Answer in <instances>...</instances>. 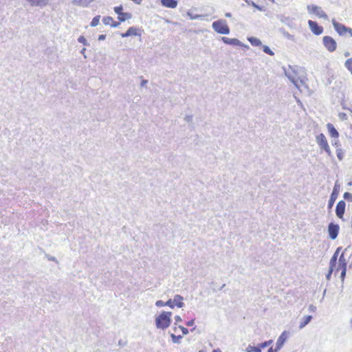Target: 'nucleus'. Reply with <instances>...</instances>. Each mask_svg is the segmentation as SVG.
<instances>
[{"instance_id":"15","label":"nucleus","mask_w":352,"mask_h":352,"mask_svg":"<svg viewBox=\"0 0 352 352\" xmlns=\"http://www.w3.org/2000/svg\"><path fill=\"white\" fill-rule=\"evenodd\" d=\"M162 6L168 8H175L178 2L177 0H161Z\"/></svg>"},{"instance_id":"23","label":"nucleus","mask_w":352,"mask_h":352,"mask_svg":"<svg viewBox=\"0 0 352 352\" xmlns=\"http://www.w3.org/2000/svg\"><path fill=\"white\" fill-rule=\"evenodd\" d=\"M132 18V14L130 12H122L118 16V19L120 22H124L126 20Z\"/></svg>"},{"instance_id":"59","label":"nucleus","mask_w":352,"mask_h":352,"mask_svg":"<svg viewBox=\"0 0 352 352\" xmlns=\"http://www.w3.org/2000/svg\"><path fill=\"white\" fill-rule=\"evenodd\" d=\"M85 50H86V49H85V48H83V49L81 50V53H82H82H85Z\"/></svg>"},{"instance_id":"32","label":"nucleus","mask_w":352,"mask_h":352,"mask_svg":"<svg viewBox=\"0 0 352 352\" xmlns=\"http://www.w3.org/2000/svg\"><path fill=\"white\" fill-rule=\"evenodd\" d=\"M245 351L246 352H261V350H260V349L256 348V346L249 345L246 348Z\"/></svg>"},{"instance_id":"42","label":"nucleus","mask_w":352,"mask_h":352,"mask_svg":"<svg viewBox=\"0 0 352 352\" xmlns=\"http://www.w3.org/2000/svg\"><path fill=\"white\" fill-rule=\"evenodd\" d=\"M341 270H342V271H341V274H340V278L343 281L346 276V268L344 267L343 269H341Z\"/></svg>"},{"instance_id":"28","label":"nucleus","mask_w":352,"mask_h":352,"mask_svg":"<svg viewBox=\"0 0 352 352\" xmlns=\"http://www.w3.org/2000/svg\"><path fill=\"white\" fill-rule=\"evenodd\" d=\"M100 19V15H97V16H94L91 22L90 23V26L91 27H96V26H97L99 24Z\"/></svg>"},{"instance_id":"44","label":"nucleus","mask_w":352,"mask_h":352,"mask_svg":"<svg viewBox=\"0 0 352 352\" xmlns=\"http://www.w3.org/2000/svg\"><path fill=\"white\" fill-rule=\"evenodd\" d=\"M332 145L335 146L337 148H340V144L339 143V140H338V138H336V140H333L332 142Z\"/></svg>"},{"instance_id":"48","label":"nucleus","mask_w":352,"mask_h":352,"mask_svg":"<svg viewBox=\"0 0 352 352\" xmlns=\"http://www.w3.org/2000/svg\"><path fill=\"white\" fill-rule=\"evenodd\" d=\"M184 120L188 122H190L192 120V116H186L185 118H184Z\"/></svg>"},{"instance_id":"31","label":"nucleus","mask_w":352,"mask_h":352,"mask_svg":"<svg viewBox=\"0 0 352 352\" xmlns=\"http://www.w3.org/2000/svg\"><path fill=\"white\" fill-rule=\"evenodd\" d=\"M336 155L339 160H342L344 157V152L341 148H336Z\"/></svg>"},{"instance_id":"17","label":"nucleus","mask_w":352,"mask_h":352,"mask_svg":"<svg viewBox=\"0 0 352 352\" xmlns=\"http://www.w3.org/2000/svg\"><path fill=\"white\" fill-rule=\"evenodd\" d=\"M327 128L329 133V135L333 138H338L339 136V133L337 129L334 127V126L331 123H327Z\"/></svg>"},{"instance_id":"50","label":"nucleus","mask_w":352,"mask_h":352,"mask_svg":"<svg viewBox=\"0 0 352 352\" xmlns=\"http://www.w3.org/2000/svg\"><path fill=\"white\" fill-rule=\"evenodd\" d=\"M195 324V319H192L186 322V325L188 327L192 326Z\"/></svg>"},{"instance_id":"1","label":"nucleus","mask_w":352,"mask_h":352,"mask_svg":"<svg viewBox=\"0 0 352 352\" xmlns=\"http://www.w3.org/2000/svg\"><path fill=\"white\" fill-rule=\"evenodd\" d=\"M172 313L170 311H162L155 318V325L157 329H166L171 323Z\"/></svg>"},{"instance_id":"57","label":"nucleus","mask_w":352,"mask_h":352,"mask_svg":"<svg viewBox=\"0 0 352 352\" xmlns=\"http://www.w3.org/2000/svg\"><path fill=\"white\" fill-rule=\"evenodd\" d=\"M344 56H349V52H346L344 53Z\"/></svg>"},{"instance_id":"27","label":"nucleus","mask_w":352,"mask_h":352,"mask_svg":"<svg viewBox=\"0 0 352 352\" xmlns=\"http://www.w3.org/2000/svg\"><path fill=\"white\" fill-rule=\"evenodd\" d=\"M344 66L352 75V58H348L345 61Z\"/></svg>"},{"instance_id":"20","label":"nucleus","mask_w":352,"mask_h":352,"mask_svg":"<svg viewBox=\"0 0 352 352\" xmlns=\"http://www.w3.org/2000/svg\"><path fill=\"white\" fill-rule=\"evenodd\" d=\"M346 266H347V263L344 256V254L342 253L338 259V267L336 269V271H338L339 269H343L344 267L346 268Z\"/></svg>"},{"instance_id":"9","label":"nucleus","mask_w":352,"mask_h":352,"mask_svg":"<svg viewBox=\"0 0 352 352\" xmlns=\"http://www.w3.org/2000/svg\"><path fill=\"white\" fill-rule=\"evenodd\" d=\"M346 203L343 200H340L338 202L336 207V214L339 219H343V216L345 212Z\"/></svg>"},{"instance_id":"13","label":"nucleus","mask_w":352,"mask_h":352,"mask_svg":"<svg viewBox=\"0 0 352 352\" xmlns=\"http://www.w3.org/2000/svg\"><path fill=\"white\" fill-rule=\"evenodd\" d=\"M139 30L135 27H130L126 32L122 33L121 36L122 38L128 37L130 36H140V34L138 32Z\"/></svg>"},{"instance_id":"24","label":"nucleus","mask_w":352,"mask_h":352,"mask_svg":"<svg viewBox=\"0 0 352 352\" xmlns=\"http://www.w3.org/2000/svg\"><path fill=\"white\" fill-rule=\"evenodd\" d=\"M277 18L284 24L291 26L292 20L289 17L283 15H278Z\"/></svg>"},{"instance_id":"26","label":"nucleus","mask_w":352,"mask_h":352,"mask_svg":"<svg viewBox=\"0 0 352 352\" xmlns=\"http://www.w3.org/2000/svg\"><path fill=\"white\" fill-rule=\"evenodd\" d=\"M272 343V340H270L265 341V342L258 344L256 347L260 349V350L261 351L262 349L269 346Z\"/></svg>"},{"instance_id":"25","label":"nucleus","mask_w":352,"mask_h":352,"mask_svg":"<svg viewBox=\"0 0 352 352\" xmlns=\"http://www.w3.org/2000/svg\"><path fill=\"white\" fill-rule=\"evenodd\" d=\"M248 40L253 46H260L262 44L261 40L256 37H248Z\"/></svg>"},{"instance_id":"55","label":"nucleus","mask_w":352,"mask_h":352,"mask_svg":"<svg viewBox=\"0 0 352 352\" xmlns=\"http://www.w3.org/2000/svg\"><path fill=\"white\" fill-rule=\"evenodd\" d=\"M225 16H226V17L230 18V17H231V16H232V14H231V13H230V12H227V13H226Z\"/></svg>"},{"instance_id":"19","label":"nucleus","mask_w":352,"mask_h":352,"mask_svg":"<svg viewBox=\"0 0 352 352\" xmlns=\"http://www.w3.org/2000/svg\"><path fill=\"white\" fill-rule=\"evenodd\" d=\"M155 305L158 307H164V306H168L171 309L174 308V305H172V299H169L166 302H164L161 300H157L155 302Z\"/></svg>"},{"instance_id":"29","label":"nucleus","mask_w":352,"mask_h":352,"mask_svg":"<svg viewBox=\"0 0 352 352\" xmlns=\"http://www.w3.org/2000/svg\"><path fill=\"white\" fill-rule=\"evenodd\" d=\"M170 338L172 339L173 342L179 343L180 342L179 340L182 338V336H181V335L176 336V335L172 333V334H170Z\"/></svg>"},{"instance_id":"30","label":"nucleus","mask_w":352,"mask_h":352,"mask_svg":"<svg viewBox=\"0 0 352 352\" xmlns=\"http://www.w3.org/2000/svg\"><path fill=\"white\" fill-rule=\"evenodd\" d=\"M263 51L270 55V56H274V52L267 46V45H263Z\"/></svg>"},{"instance_id":"39","label":"nucleus","mask_w":352,"mask_h":352,"mask_svg":"<svg viewBox=\"0 0 352 352\" xmlns=\"http://www.w3.org/2000/svg\"><path fill=\"white\" fill-rule=\"evenodd\" d=\"M72 3V4H74L75 6H78L83 7V1H82V0H73Z\"/></svg>"},{"instance_id":"35","label":"nucleus","mask_w":352,"mask_h":352,"mask_svg":"<svg viewBox=\"0 0 352 352\" xmlns=\"http://www.w3.org/2000/svg\"><path fill=\"white\" fill-rule=\"evenodd\" d=\"M113 10L118 14V16H119L120 14L123 12V6L120 5L118 6L114 7Z\"/></svg>"},{"instance_id":"54","label":"nucleus","mask_w":352,"mask_h":352,"mask_svg":"<svg viewBox=\"0 0 352 352\" xmlns=\"http://www.w3.org/2000/svg\"><path fill=\"white\" fill-rule=\"evenodd\" d=\"M188 15H190V19H198V18L200 16H199V15H196V16H191L189 13H188Z\"/></svg>"},{"instance_id":"34","label":"nucleus","mask_w":352,"mask_h":352,"mask_svg":"<svg viewBox=\"0 0 352 352\" xmlns=\"http://www.w3.org/2000/svg\"><path fill=\"white\" fill-rule=\"evenodd\" d=\"M336 266L335 265H329V270L328 273L326 274V278L327 280H330L331 276L332 274L333 271L334 270Z\"/></svg>"},{"instance_id":"8","label":"nucleus","mask_w":352,"mask_h":352,"mask_svg":"<svg viewBox=\"0 0 352 352\" xmlns=\"http://www.w3.org/2000/svg\"><path fill=\"white\" fill-rule=\"evenodd\" d=\"M308 25L311 32L315 35H320L323 32V28L320 26L317 22L309 20Z\"/></svg>"},{"instance_id":"53","label":"nucleus","mask_w":352,"mask_h":352,"mask_svg":"<svg viewBox=\"0 0 352 352\" xmlns=\"http://www.w3.org/2000/svg\"><path fill=\"white\" fill-rule=\"evenodd\" d=\"M278 351H276V348H275L274 349L271 347L268 350H267V352H278Z\"/></svg>"},{"instance_id":"51","label":"nucleus","mask_w":352,"mask_h":352,"mask_svg":"<svg viewBox=\"0 0 352 352\" xmlns=\"http://www.w3.org/2000/svg\"><path fill=\"white\" fill-rule=\"evenodd\" d=\"M106 38V35L105 34H100L98 36V41H103Z\"/></svg>"},{"instance_id":"22","label":"nucleus","mask_w":352,"mask_h":352,"mask_svg":"<svg viewBox=\"0 0 352 352\" xmlns=\"http://www.w3.org/2000/svg\"><path fill=\"white\" fill-rule=\"evenodd\" d=\"M341 248H342L341 247H339L336 249V252H334V254H333V256L330 260V263H329L330 265L336 266L338 254H339V252L341 250Z\"/></svg>"},{"instance_id":"41","label":"nucleus","mask_w":352,"mask_h":352,"mask_svg":"<svg viewBox=\"0 0 352 352\" xmlns=\"http://www.w3.org/2000/svg\"><path fill=\"white\" fill-rule=\"evenodd\" d=\"M280 32H281L285 36H286L287 38H289V39H292L293 36L291 35L289 32L285 31L283 29H280Z\"/></svg>"},{"instance_id":"21","label":"nucleus","mask_w":352,"mask_h":352,"mask_svg":"<svg viewBox=\"0 0 352 352\" xmlns=\"http://www.w3.org/2000/svg\"><path fill=\"white\" fill-rule=\"evenodd\" d=\"M312 316L311 315L305 316L302 318V321L299 324V329H303L306 325H307L311 320Z\"/></svg>"},{"instance_id":"36","label":"nucleus","mask_w":352,"mask_h":352,"mask_svg":"<svg viewBox=\"0 0 352 352\" xmlns=\"http://www.w3.org/2000/svg\"><path fill=\"white\" fill-rule=\"evenodd\" d=\"M247 3L252 5L253 7L256 8L258 10H262V8L259 6L258 5L256 4L253 1H248V0H244Z\"/></svg>"},{"instance_id":"4","label":"nucleus","mask_w":352,"mask_h":352,"mask_svg":"<svg viewBox=\"0 0 352 352\" xmlns=\"http://www.w3.org/2000/svg\"><path fill=\"white\" fill-rule=\"evenodd\" d=\"M332 24L336 31L340 35L344 36L346 32H349L352 36V29L346 27L344 25L337 22L335 19L332 20Z\"/></svg>"},{"instance_id":"46","label":"nucleus","mask_w":352,"mask_h":352,"mask_svg":"<svg viewBox=\"0 0 352 352\" xmlns=\"http://www.w3.org/2000/svg\"><path fill=\"white\" fill-rule=\"evenodd\" d=\"M309 309V311L310 312H315V311H316L317 308H316V307L315 305H310L309 306V309Z\"/></svg>"},{"instance_id":"52","label":"nucleus","mask_w":352,"mask_h":352,"mask_svg":"<svg viewBox=\"0 0 352 352\" xmlns=\"http://www.w3.org/2000/svg\"><path fill=\"white\" fill-rule=\"evenodd\" d=\"M147 82H148V80H142V82H141V85H141V87H144V86H145V85L147 84Z\"/></svg>"},{"instance_id":"60","label":"nucleus","mask_w":352,"mask_h":352,"mask_svg":"<svg viewBox=\"0 0 352 352\" xmlns=\"http://www.w3.org/2000/svg\"><path fill=\"white\" fill-rule=\"evenodd\" d=\"M225 285H226V284H223V285L221 286V289L224 288Z\"/></svg>"},{"instance_id":"43","label":"nucleus","mask_w":352,"mask_h":352,"mask_svg":"<svg viewBox=\"0 0 352 352\" xmlns=\"http://www.w3.org/2000/svg\"><path fill=\"white\" fill-rule=\"evenodd\" d=\"M323 151H324L327 155L329 156V157H332V153L331 151V149H330V147L329 145H327L324 148L322 149Z\"/></svg>"},{"instance_id":"11","label":"nucleus","mask_w":352,"mask_h":352,"mask_svg":"<svg viewBox=\"0 0 352 352\" xmlns=\"http://www.w3.org/2000/svg\"><path fill=\"white\" fill-rule=\"evenodd\" d=\"M287 339V332L283 331L280 336L278 337L276 343V351H280V349L283 347L285 340Z\"/></svg>"},{"instance_id":"56","label":"nucleus","mask_w":352,"mask_h":352,"mask_svg":"<svg viewBox=\"0 0 352 352\" xmlns=\"http://www.w3.org/2000/svg\"><path fill=\"white\" fill-rule=\"evenodd\" d=\"M212 352H221V351L219 349L213 350Z\"/></svg>"},{"instance_id":"3","label":"nucleus","mask_w":352,"mask_h":352,"mask_svg":"<svg viewBox=\"0 0 352 352\" xmlns=\"http://www.w3.org/2000/svg\"><path fill=\"white\" fill-rule=\"evenodd\" d=\"M307 11L309 14H315L319 18L328 20L327 14L322 10V8L316 5H308L307 6Z\"/></svg>"},{"instance_id":"7","label":"nucleus","mask_w":352,"mask_h":352,"mask_svg":"<svg viewBox=\"0 0 352 352\" xmlns=\"http://www.w3.org/2000/svg\"><path fill=\"white\" fill-rule=\"evenodd\" d=\"M339 188L340 185L336 183L333 187V190L330 195L329 200L328 201V208L331 209L333 207L336 200L338 198Z\"/></svg>"},{"instance_id":"37","label":"nucleus","mask_w":352,"mask_h":352,"mask_svg":"<svg viewBox=\"0 0 352 352\" xmlns=\"http://www.w3.org/2000/svg\"><path fill=\"white\" fill-rule=\"evenodd\" d=\"M343 197L345 200L352 201V194L351 192H344Z\"/></svg>"},{"instance_id":"2","label":"nucleus","mask_w":352,"mask_h":352,"mask_svg":"<svg viewBox=\"0 0 352 352\" xmlns=\"http://www.w3.org/2000/svg\"><path fill=\"white\" fill-rule=\"evenodd\" d=\"M212 27L213 30L219 34H228L230 33V28L225 20L219 19L214 21L212 24Z\"/></svg>"},{"instance_id":"5","label":"nucleus","mask_w":352,"mask_h":352,"mask_svg":"<svg viewBox=\"0 0 352 352\" xmlns=\"http://www.w3.org/2000/svg\"><path fill=\"white\" fill-rule=\"evenodd\" d=\"M322 41L324 47L329 52H333L336 50L337 43L332 37L329 36H325L323 37Z\"/></svg>"},{"instance_id":"45","label":"nucleus","mask_w":352,"mask_h":352,"mask_svg":"<svg viewBox=\"0 0 352 352\" xmlns=\"http://www.w3.org/2000/svg\"><path fill=\"white\" fill-rule=\"evenodd\" d=\"M179 328L181 329V331H182V333L184 335H187L188 333V329H186V327H183V326H181L179 325Z\"/></svg>"},{"instance_id":"10","label":"nucleus","mask_w":352,"mask_h":352,"mask_svg":"<svg viewBox=\"0 0 352 352\" xmlns=\"http://www.w3.org/2000/svg\"><path fill=\"white\" fill-rule=\"evenodd\" d=\"M316 141L321 150H322L327 145H329L327 138L323 133H320L319 135H318L316 137Z\"/></svg>"},{"instance_id":"18","label":"nucleus","mask_w":352,"mask_h":352,"mask_svg":"<svg viewBox=\"0 0 352 352\" xmlns=\"http://www.w3.org/2000/svg\"><path fill=\"white\" fill-rule=\"evenodd\" d=\"M32 6H45L48 3L49 0H26Z\"/></svg>"},{"instance_id":"40","label":"nucleus","mask_w":352,"mask_h":352,"mask_svg":"<svg viewBox=\"0 0 352 352\" xmlns=\"http://www.w3.org/2000/svg\"><path fill=\"white\" fill-rule=\"evenodd\" d=\"M96 0H82L83 1V8H87L90 3L95 1Z\"/></svg>"},{"instance_id":"47","label":"nucleus","mask_w":352,"mask_h":352,"mask_svg":"<svg viewBox=\"0 0 352 352\" xmlns=\"http://www.w3.org/2000/svg\"><path fill=\"white\" fill-rule=\"evenodd\" d=\"M119 25H120V22H116V21H113L111 23V27H112V28H118Z\"/></svg>"},{"instance_id":"14","label":"nucleus","mask_w":352,"mask_h":352,"mask_svg":"<svg viewBox=\"0 0 352 352\" xmlns=\"http://www.w3.org/2000/svg\"><path fill=\"white\" fill-rule=\"evenodd\" d=\"M285 76L289 79V80L297 87H298V80L296 77V74L294 72L289 70H285Z\"/></svg>"},{"instance_id":"33","label":"nucleus","mask_w":352,"mask_h":352,"mask_svg":"<svg viewBox=\"0 0 352 352\" xmlns=\"http://www.w3.org/2000/svg\"><path fill=\"white\" fill-rule=\"evenodd\" d=\"M113 21V18L111 16H104L102 18V22L104 25H110Z\"/></svg>"},{"instance_id":"6","label":"nucleus","mask_w":352,"mask_h":352,"mask_svg":"<svg viewBox=\"0 0 352 352\" xmlns=\"http://www.w3.org/2000/svg\"><path fill=\"white\" fill-rule=\"evenodd\" d=\"M340 230V227L338 224L330 223L328 226L329 236L331 239L334 240L337 238Z\"/></svg>"},{"instance_id":"38","label":"nucleus","mask_w":352,"mask_h":352,"mask_svg":"<svg viewBox=\"0 0 352 352\" xmlns=\"http://www.w3.org/2000/svg\"><path fill=\"white\" fill-rule=\"evenodd\" d=\"M78 41L80 43H82L84 45H88L86 38L83 36H79L78 38Z\"/></svg>"},{"instance_id":"16","label":"nucleus","mask_w":352,"mask_h":352,"mask_svg":"<svg viewBox=\"0 0 352 352\" xmlns=\"http://www.w3.org/2000/svg\"><path fill=\"white\" fill-rule=\"evenodd\" d=\"M183 300V296L177 294L174 296L173 300H172V305H174V307L177 306L179 308H182L184 305V302H182Z\"/></svg>"},{"instance_id":"49","label":"nucleus","mask_w":352,"mask_h":352,"mask_svg":"<svg viewBox=\"0 0 352 352\" xmlns=\"http://www.w3.org/2000/svg\"><path fill=\"white\" fill-rule=\"evenodd\" d=\"M175 324H177L178 322H180L182 321V318L179 316H176L175 317Z\"/></svg>"},{"instance_id":"12","label":"nucleus","mask_w":352,"mask_h":352,"mask_svg":"<svg viewBox=\"0 0 352 352\" xmlns=\"http://www.w3.org/2000/svg\"><path fill=\"white\" fill-rule=\"evenodd\" d=\"M221 40L226 44L236 45V46H245L239 39L237 38H230L228 37H222Z\"/></svg>"},{"instance_id":"61","label":"nucleus","mask_w":352,"mask_h":352,"mask_svg":"<svg viewBox=\"0 0 352 352\" xmlns=\"http://www.w3.org/2000/svg\"><path fill=\"white\" fill-rule=\"evenodd\" d=\"M55 259H56V258H55L54 257H53V258H52V259H51V260H52V261H55Z\"/></svg>"},{"instance_id":"58","label":"nucleus","mask_w":352,"mask_h":352,"mask_svg":"<svg viewBox=\"0 0 352 352\" xmlns=\"http://www.w3.org/2000/svg\"><path fill=\"white\" fill-rule=\"evenodd\" d=\"M350 226H351V227L352 228V216H351V217L350 219Z\"/></svg>"}]
</instances>
